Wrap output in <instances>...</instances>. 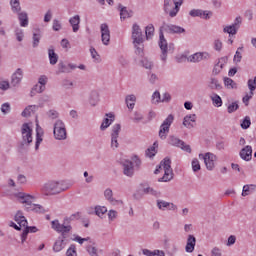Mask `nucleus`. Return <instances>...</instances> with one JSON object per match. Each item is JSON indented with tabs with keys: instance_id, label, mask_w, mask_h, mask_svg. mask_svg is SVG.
Wrapping results in <instances>:
<instances>
[{
	"instance_id": "obj_51",
	"label": "nucleus",
	"mask_w": 256,
	"mask_h": 256,
	"mask_svg": "<svg viewBox=\"0 0 256 256\" xmlns=\"http://www.w3.org/2000/svg\"><path fill=\"white\" fill-rule=\"evenodd\" d=\"M152 103L154 105H157L158 103H161V93H159V91H155L152 94Z\"/></svg>"
},
{
	"instance_id": "obj_2",
	"label": "nucleus",
	"mask_w": 256,
	"mask_h": 256,
	"mask_svg": "<svg viewBox=\"0 0 256 256\" xmlns=\"http://www.w3.org/2000/svg\"><path fill=\"white\" fill-rule=\"evenodd\" d=\"M181 5H183V0H164V11L169 13L170 17H177Z\"/></svg>"
},
{
	"instance_id": "obj_32",
	"label": "nucleus",
	"mask_w": 256,
	"mask_h": 256,
	"mask_svg": "<svg viewBox=\"0 0 256 256\" xmlns=\"http://www.w3.org/2000/svg\"><path fill=\"white\" fill-rule=\"evenodd\" d=\"M209 89L220 91V89H223V86L220 85L219 80L215 77H210L209 83H208Z\"/></svg>"
},
{
	"instance_id": "obj_46",
	"label": "nucleus",
	"mask_w": 256,
	"mask_h": 256,
	"mask_svg": "<svg viewBox=\"0 0 256 256\" xmlns=\"http://www.w3.org/2000/svg\"><path fill=\"white\" fill-rule=\"evenodd\" d=\"M105 213H107V207H105V206H96L95 207V215H97V217H103V215H105Z\"/></svg>"
},
{
	"instance_id": "obj_45",
	"label": "nucleus",
	"mask_w": 256,
	"mask_h": 256,
	"mask_svg": "<svg viewBox=\"0 0 256 256\" xmlns=\"http://www.w3.org/2000/svg\"><path fill=\"white\" fill-rule=\"evenodd\" d=\"M80 217H81V215L79 214V212L74 213V214L70 215L69 217H65L64 225H69V223H71V221H75V220L79 219Z\"/></svg>"
},
{
	"instance_id": "obj_52",
	"label": "nucleus",
	"mask_w": 256,
	"mask_h": 256,
	"mask_svg": "<svg viewBox=\"0 0 256 256\" xmlns=\"http://www.w3.org/2000/svg\"><path fill=\"white\" fill-rule=\"evenodd\" d=\"M240 126L243 128V129H249V127H251V118L249 116H246Z\"/></svg>"
},
{
	"instance_id": "obj_15",
	"label": "nucleus",
	"mask_w": 256,
	"mask_h": 256,
	"mask_svg": "<svg viewBox=\"0 0 256 256\" xmlns=\"http://www.w3.org/2000/svg\"><path fill=\"white\" fill-rule=\"evenodd\" d=\"M121 165L123 167V174L126 175V177H133V175L135 174V167L133 166V161L123 160L121 162Z\"/></svg>"
},
{
	"instance_id": "obj_57",
	"label": "nucleus",
	"mask_w": 256,
	"mask_h": 256,
	"mask_svg": "<svg viewBox=\"0 0 256 256\" xmlns=\"http://www.w3.org/2000/svg\"><path fill=\"white\" fill-rule=\"evenodd\" d=\"M46 115L49 119H59V112H57V110L51 109L46 113Z\"/></svg>"
},
{
	"instance_id": "obj_61",
	"label": "nucleus",
	"mask_w": 256,
	"mask_h": 256,
	"mask_svg": "<svg viewBox=\"0 0 256 256\" xmlns=\"http://www.w3.org/2000/svg\"><path fill=\"white\" fill-rule=\"evenodd\" d=\"M15 36L17 41L21 42L23 41V37H25V34L23 33V30L21 28H17L15 30Z\"/></svg>"
},
{
	"instance_id": "obj_9",
	"label": "nucleus",
	"mask_w": 256,
	"mask_h": 256,
	"mask_svg": "<svg viewBox=\"0 0 256 256\" xmlns=\"http://www.w3.org/2000/svg\"><path fill=\"white\" fill-rule=\"evenodd\" d=\"M199 158L204 160L208 171H213V169H215V161H217V156L215 154L207 152L205 155L199 154Z\"/></svg>"
},
{
	"instance_id": "obj_23",
	"label": "nucleus",
	"mask_w": 256,
	"mask_h": 256,
	"mask_svg": "<svg viewBox=\"0 0 256 256\" xmlns=\"http://www.w3.org/2000/svg\"><path fill=\"white\" fill-rule=\"evenodd\" d=\"M197 243V239L193 235H188L187 243L185 247L186 253H193L195 251V245Z\"/></svg>"
},
{
	"instance_id": "obj_59",
	"label": "nucleus",
	"mask_w": 256,
	"mask_h": 256,
	"mask_svg": "<svg viewBox=\"0 0 256 256\" xmlns=\"http://www.w3.org/2000/svg\"><path fill=\"white\" fill-rule=\"evenodd\" d=\"M1 112L3 113V115H7L8 113L11 112V104L9 103H4L1 106Z\"/></svg>"
},
{
	"instance_id": "obj_28",
	"label": "nucleus",
	"mask_w": 256,
	"mask_h": 256,
	"mask_svg": "<svg viewBox=\"0 0 256 256\" xmlns=\"http://www.w3.org/2000/svg\"><path fill=\"white\" fill-rule=\"evenodd\" d=\"M14 220L16 221V223H18L20 227H27L28 225L27 218L23 216V212L21 211H18L16 213V215L14 216Z\"/></svg>"
},
{
	"instance_id": "obj_30",
	"label": "nucleus",
	"mask_w": 256,
	"mask_h": 256,
	"mask_svg": "<svg viewBox=\"0 0 256 256\" xmlns=\"http://www.w3.org/2000/svg\"><path fill=\"white\" fill-rule=\"evenodd\" d=\"M63 249H65V238L59 237L53 245V252L59 253L60 251H63Z\"/></svg>"
},
{
	"instance_id": "obj_53",
	"label": "nucleus",
	"mask_w": 256,
	"mask_h": 256,
	"mask_svg": "<svg viewBox=\"0 0 256 256\" xmlns=\"http://www.w3.org/2000/svg\"><path fill=\"white\" fill-rule=\"evenodd\" d=\"M58 187L60 190H58V193H63V191H67L71 185H69L67 182H58Z\"/></svg>"
},
{
	"instance_id": "obj_54",
	"label": "nucleus",
	"mask_w": 256,
	"mask_h": 256,
	"mask_svg": "<svg viewBox=\"0 0 256 256\" xmlns=\"http://www.w3.org/2000/svg\"><path fill=\"white\" fill-rule=\"evenodd\" d=\"M248 89L250 90V94L253 95V91L256 89V77L248 80Z\"/></svg>"
},
{
	"instance_id": "obj_47",
	"label": "nucleus",
	"mask_w": 256,
	"mask_h": 256,
	"mask_svg": "<svg viewBox=\"0 0 256 256\" xmlns=\"http://www.w3.org/2000/svg\"><path fill=\"white\" fill-rule=\"evenodd\" d=\"M154 146L157 145V142H155L153 144ZM154 146H151L150 148H148L145 152L146 154V157H149L150 159L155 157V155L157 154V150H155V147Z\"/></svg>"
},
{
	"instance_id": "obj_50",
	"label": "nucleus",
	"mask_w": 256,
	"mask_h": 256,
	"mask_svg": "<svg viewBox=\"0 0 256 256\" xmlns=\"http://www.w3.org/2000/svg\"><path fill=\"white\" fill-rule=\"evenodd\" d=\"M192 170L194 173H197V171H201V164L199 163V159L194 158L192 160Z\"/></svg>"
},
{
	"instance_id": "obj_29",
	"label": "nucleus",
	"mask_w": 256,
	"mask_h": 256,
	"mask_svg": "<svg viewBox=\"0 0 256 256\" xmlns=\"http://www.w3.org/2000/svg\"><path fill=\"white\" fill-rule=\"evenodd\" d=\"M106 117L108 118H105L100 126L101 131H105V129H107V127H109L111 123L115 121V115L112 113H107Z\"/></svg>"
},
{
	"instance_id": "obj_10",
	"label": "nucleus",
	"mask_w": 256,
	"mask_h": 256,
	"mask_svg": "<svg viewBox=\"0 0 256 256\" xmlns=\"http://www.w3.org/2000/svg\"><path fill=\"white\" fill-rule=\"evenodd\" d=\"M168 143L173 147H179L180 149H182V151H186V153H191V146L185 144L183 140L177 138L176 136H169Z\"/></svg>"
},
{
	"instance_id": "obj_55",
	"label": "nucleus",
	"mask_w": 256,
	"mask_h": 256,
	"mask_svg": "<svg viewBox=\"0 0 256 256\" xmlns=\"http://www.w3.org/2000/svg\"><path fill=\"white\" fill-rule=\"evenodd\" d=\"M143 120V114H141V112H134L133 117H132V121L134 123H141V121Z\"/></svg>"
},
{
	"instance_id": "obj_62",
	"label": "nucleus",
	"mask_w": 256,
	"mask_h": 256,
	"mask_svg": "<svg viewBox=\"0 0 256 256\" xmlns=\"http://www.w3.org/2000/svg\"><path fill=\"white\" fill-rule=\"evenodd\" d=\"M39 41H41V34L34 33L33 34V47H39Z\"/></svg>"
},
{
	"instance_id": "obj_56",
	"label": "nucleus",
	"mask_w": 256,
	"mask_h": 256,
	"mask_svg": "<svg viewBox=\"0 0 256 256\" xmlns=\"http://www.w3.org/2000/svg\"><path fill=\"white\" fill-rule=\"evenodd\" d=\"M144 193L147 195H153L154 197H159V195H161V193L157 192L151 187L144 188Z\"/></svg>"
},
{
	"instance_id": "obj_36",
	"label": "nucleus",
	"mask_w": 256,
	"mask_h": 256,
	"mask_svg": "<svg viewBox=\"0 0 256 256\" xmlns=\"http://www.w3.org/2000/svg\"><path fill=\"white\" fill-rule=\"evenodd\" d=\"M120 8V19H129V17H132V13L131 11L127 10V7H123L122 5H119Z\"/></svg>"
},
{
	"instance_id": "obj_4",
	"label": "nucleus",
	"mask_w": 256,
	"mask_h": 256,
	"mask_svg": "<svg viewBox=\"0 0 256 256\" xmlns=\"http://www.w3.org/2000/svg\"><path fill=\"white\" fill-rule=\"evenodd\" d=\"M54 138L57 141H65L67 139V129L65 128V123L62 120H56L53 128Z\"/></svg>"
},
{
	"instance_id": "obj_1",
	"label": "nucleus",
	"mask_w": 256,
	"mask_h": 256,
	"mask_svg": "<svg viewBox=\"0 0 256 256\" xmlns=\"http://www.w3.org/2000/svg\"><path fill=\"white\" fill-rule=\"evenodd\" d=\"M161 169H164V175L163 177L159 178V183H167L173 179V169L171 168V159L169 157L164 158L160 165L157 166L154 173L155 175H158L160 173Z\"/></svg>"
},
{
	"instance_id": "obj_13",
	"label": "nucleus",
	"mask_w": 256,
	"mask_h": 256,
	"mask_svg": "<svg viewBox=\"0 0 256 256\" xmlns=\"http://www.w3.org/2000/svg\"><path fill=\"white\" fill-rule=\"evenodd\" d=\"M132 41L133 43H143L145 40L143 39V31L138 24H133L132 26Z\"/></svg>"
},
{
	"instance_id": "obj_22",
	"label": "nucleus",
	"mask_w": 256,
	"mask_h": 256,
	"mask_svg": "<svg viewBox=\"0 0 256 256\" xmlns=\"http://www.w3.org/2000/svg\"><path fill=\"white\" fill-rule=\"evenodd\" d=\"M239 155L243 161H251V159H253V148L247 145L240 150Z\"/></svg>"
},
{
	"instance_id": "obj_33",
	"label": "nucleus",
	"mask_w": 256,
	"mask_h": 256,
	"mask_svg": "<svg viewBox=\"0 0 256 256\" xmlns=\"http://www.w3.org/2000/svg\"><path fill=\"white\" fill-rule=\"evenodd\" d=\"M43 143V128L37 126L36 128V144H35V149H39V145Z\"/></svg>"
},
{
	"instance_id": "obj_7",
	"label": "nucleus",
	"mask_w": 256,
	"mask_h": 256,
	"mask_svg": "<svg viewBox=\"0 0 256 256\" xmlns=\"http://www.w3.org/2000/svg\"><path fill=\"white\" fill-rule=\"evenodd\" d=\"M51 227L54 231H56V233H61L63 239H66L65 234L70 233L71 229H73L71 225H66L65 222L60 224L59 220L57 219L51 222Z\"/></svg>"
},
{
	"instance_id": "obj_39",
	"label": "nucleus",
	"mask_w": 256,
	"mask_h": 256,
	"mask_svg": "<svg viewBox=\"0 0 256 256\" xmlns=\"http://www.w3.org/2000/svg\"><path fill=\"white\" fill-rule=\"evenodd\" d=\"M89 103L92 107H95V105L99 103V93H97L96 91L91 92Z\"/></svg>"
},
{
	"instance_id": "obj_25",
	"label": "nucleus",
	"mask_w": 256,
	"mask_h": 256,
	"mask_svg": "<svg viewBox=\"0 0 256 256\" xmlns=\"http://www.w3.org/2000/svg\"><path fill=\"white\" fill-rule=\"evenodd\" d=\"M195 121H197V115L195 114L186 115L183 120V125L184 127H187V129H193L195 127V125H193Z\"/></svg>"
},
{
	"instance_id": "obj_42",
	"label": "nucleus",
	"mask_w": 256,
	"mask_h": 256,
	"mask_svg": "<svg viewBox=\"0 0 256 256\" xmlns=\"http://www.w3.org/2000/svg\"><path fill=\"white\" fill-rule=\"evenodd\" d=\"M224 85L227 89H237V83L229 77H224Z\"/></svg>"
},
{
	"instance_id": "obj_49",
	"label": "nucleus",
	"mask_w": 256,
	"mask_h": 256,
	"mask_svg": "<svg viewBox=\"0 0 256 256\" xmlns=\"http://www.w3.org/2000/svg\"><path fill=\"white\" fill-rule=\"evenodd\" d=\"M66 256H77V247L75 244H71L66 251Z\"/></svg>"
},
{
	"instance_id": "obj_58",
	"label": "nucleus",
	"mask_w": 256,
	"mask_h": 256,
	"mask_svg": "<svg viewBox=\"0 0 256 256\" xmlns=\"http://www.w3.org/2000/svg\"><path fill=\"white\" fill-rule=\"evenodd\" d=\"M86 250L88 251L90 256H99V254H97V247L93 245H88L86 247Z\"/></svg>"
},
{
	"instance_id": "obj_12",
	"label": "nucleus",
	"mask_w": 256,
	"mask_h": 256,
	"mask_svg": "<svg viewBox=\"0 0 256 256\" xmlns=\"http://www.w3.org/2000/svg\"><path fill=\"white\" fill-rule=\"evenodd\" d=\"M119 133H121V124H115L112 127L111 132V149L115 150L119 148Z\"/></svg>"
},
{
	"instance_id": "obj_19",
	"label": "nucleus",
	"mask_w": 256,
	"mask_h": 256,
	"mask_svg": "<svg viewBox=\"0 0 256 256\" xmlns=\"http://www.w3.org/2000/svg\"><path fill=\"white\" fill-rule=\"evenodd\" d=\"M203 59H209V53L197 52L193 55H190L187 58V61H189V63H199V62L203 61Z\"/></svg>"
},
{
	"instance_id": "obj_60",
	"label": "nucleus",
	"mask_w": 256,
	"mask_h": 256,
	"mask_svg": "<svg viewBox=\"0 0 256 256\" xmlns=\"http://www.w3.org/2000/svg\"><path fill=\"white\" fill-rule=\"evenodd\" d=\"M73 85H74L73 81H71L69 79H64L62 81V87L64 89H73Z\"/></svg>"
},
{
	"instance_id": "obj_18",
	"label": "nucleus",
	"mask_w": 256,
	"mask_h": 256,
	"mask_svg": "<svg viewBox=\"0 0 256 256\" xmlns=\"http://www.w3.org/2000/svg\"><path fill=\"white\" fill-rule=\"evenodd\" d=\"M156 205L160 211H165L166 209L168 211H177V205H174L171 202H167L165 200H157Z\"/></svg>"
},
{
	"instance_id": "obj_21",
	"label": "nucleus",
	"mask_w": 256,
	"mask_h": 256,
	"mask_svg": "<svg viewBox=\"0 0 256 256\" xmlns=\"http://www.w3.org/2000/svg\"><path fill=\"white\" fill-rule=\"evenodd\" d=\"M104 197H105L106 201H108V203H110V205H123V201L117 200L113 197V190H111V188H107L104 191Z\"/></svg>"
},
{
	"instance_id": "obj_44",
	"label": "nucleus",
	"mask_w": 256,
	"mask_h": 256,
	"mask_svg": "<svg viewBox=\"0 0 256 256\" xmlns=\"http://www.w3.org/2000/svg\"><path fill=\"white\" fill-rule=\"evenodd\" d=\"M139 65H141V67H144V69H153V62L147 58H143L142 60H140Z\"/></svg>"
},
{
	"instance_id": "obj_41",
	"label": "nucleus",
	"mask_w": 256,
	"mask_h": 256,
	"mask_svg": "<svg viewBox=\"0 0 256 256\" xmlns=\"http://www.w3.org/2000/svg\"><path fill=\"white\" fill-rule=\"evenodd\" d=\"M211 101L215 107H221L223 105V100L218 94H212Z\"/></svg>"
},
{
	"instance_id": "obj_5",
	"label": "nucleus",
	"mask_w": 256,
	"mask_h": 256,
	"mask_svg": "<svg viewBox=\"0 0 256 256\" xmlns=\"http://www.w3.org/2000/svg\"><path fill=\"white\" fill-rule=\"evenodd\" d=\"M22 133V147H28V145H31L33 143V129H31V126L29 124L24 123L21 128Z\"/></svg>"
},
{
	"instance_id": "obj_38",
	"label": "nucleus",
	"mask_w": 256,
	"mask_h": 256,
	"mask_svg": "<svg viewBox=\"0 0 256 256\" xmlns=\"http://www.w3.org/2000/svg\"><path fill=\"white\" fill-rule=\"evenodd\" d=\"M145 35L147 40L153 39V35H155V26H153V24L146 26Z\"/></svg>"
},
{
	"instance_id": "obj_48",
	"label": "nucleus",
	"mask_w": 256,
	"mask_h": 256,
	"mask_svg": "<svg viewBox=\"0 0 256 256\" xmlns=\"http://www.w3.org/2000/svg\"><path fill=\"white\" fill-rule=\"evenodd\" d=\"M240 51H243V47H239L234 55V63H241V60L243 59V55Z\"/></svg>"
},
{
	"instance_id": "obj_3",
	"label": "nucleus",
	"mask_w": 256,
	"mask_h": 256,
	"mask_svg": "<svg viewBox=\"0 0 256 256\" xmlns=\"http://www.w3.org/2000/svg\"><path fill=\"white\" fill-rule=\"evenodd\" d=\"M160 50H161V55L160 59L161 61H167V54L171 49H173V44H168L167 39H165V35H163V31L160 30L159 32V43H158Z\"/></svg>"
},
{
	"instance_id": "obj_16",
	"label": "nucleus",
	"mask_w": 256,
	"mask_h": 256,
	"mask_svg": "<svg viewBox=\"0 0 256 256\" xmlns=\"http://www.w3.org/2000/svg\"><path fill=\"white\" fill-rule=\"evenodd\" d=\"M23 80V69L18 68L11 77L10 85L12 87H19L21 85V81Z\"/></svg>"
},
{
	"instance_id": "obj_24",
	"label": "nucleus",
	"mask_w": 256,
	"mask_h": 256,
	"mask_svg": "<svg viewBox=\"0 0 256 256\" xmlns=\"http://www.w3.org/2000/svg\"><path fill=\"white\" fill-rule=\"evenodd\" d=\"M69 23L72 27L73 33H77L79 29L81 28V16L75 15L69 19Z\"/></svg>"
},
{
	"instance_id": "obj_40",
	"label": "nucleus",
	"mask_w": 256,
	"mask_h": 256,
	"mask_svg": "<svg viewBox=\"0 0 256 256\" xmlns=\"http://www.w3.org/2000/svg\"><path fill=\"white\" fill-rule=\"evenodd\" d=\"M10 5L13 13H21V3L19 0H10Z\"/></svg>"
},
{
	"instance_id": "obj_6",
	"label": "nucleus",
	"mask_w": 256,
	"mask_h": 256,
	"mask_svg": "<svg viewBox=\"0 0 256 256\" xmlns=\"http://www.w3.org/2000/svg\"><path fill=\"white\" fill-rule=\"evenodd\" d=\"M174 120H175V117L173 116V114H169L168 117L161 124L160 130H159V137L160 139H162V141H165V139H167V134L169 133V129L173 124Z\"/></svg>"
},
{
	"instance_id": "obj_20",
	"label": "nucleus",
	"mask_w": 256,
	"mask_h": 256,
	"mask_svg": "<svg viewBox=\"0 0 256 256\" xmlns=\"http://www.w3.org/2000/svg\"><path fill=\"white\" fill-rule=\"evenodd\" d=\"M189 15L191 17H201V19H211V15H213V12L193 9L189 12Z\"/></svg>"
},
{
	"instance_id": "obj_31",
	"label": "nucleus",
	"mask_w": 256,
	"mask_h": 256,
	"mask_svg": "<svg viewBox=\"0 0 256 256\" xmlns=\"http://www.w3.org/2000/svg\"><path fill=\"white\" fill-rule=\"evenodd\" d=\"M18 21H20V27H27L29 25V15L27 12H18Z\"/></svg>"
},
{
	"instance_id": "obj_11",
	"label": "nucleus",
	"mask_w": 256,
	"mask_h": 256,
	"mask_svg": "<svg viewBox=\"0 0 256 256\" xmlns=\"http://www.w3.org/2000/svg\"><path fill=\"white\" fill-rule=\"evenodd\" d=\"M15 197L17 201H19V203H22V205H24V209L31 205L35 200V196L27 194L25 192H18L15 194Z\"/></svg>"
},
{
	"instance_id": "obj_34",
	"label": "nucleus",
	"mask_w": 256,
	"mask_h": 256,
	"mask_svg": "<svg viewBox=\"0 0 256 256\" xmlns=\"http://www.w3.org/2000/svg\"><path fill=\"white\" fill-rule=\"evenodd\" d=\"M48 57H49L50 65H57V61H59V55L55 53V50L53 48H50L48 50Z\"/></svg>"
},
{
	"instance_id": "obj_26",
	"label": "nucleus",
	"mask_w": 256,
	"mask_h": 256,
	"mask_svg": "<svg viewBox=\"0 0 256 256\" xmlns=\"http://www.w3.org/2000/svg\"><path fill=\"white\" fill-rule=\"evenodd\" d=\"M25 211H32L33 213H45V208L41 204H34L33 202L25 207Z\"/></svg>"
},
{
	"instance_id": "obj_8",
	"label": "nucleus",
	"mask_w": 256,
	"mask_h": 256,
	"mask_svg": "<svg viewBox=\"0 0 256 256\" xmlns=\"http://www.w3.org/2000/svg\"><path fill=\"white\" fill-rule=\"evenodd\" d=\"M42 191L45 195H59L61 188H59V182L51 180L43 185Z\"/></svg>"
},
{
	"instance_id": "obj_35",
	"label": "nucleus",
	"mask_w": 256,
	"mask_h": 256,
	"mask_svg": "<svg viewBox=\"0 0 256 256\" xmlns=\"http://www.w3.org/2000/svg\"><path fill=\"white\" fill-rule=\"evenodd\" d=\"M134 45V49H135V55H137L138 57H144L145 52V45L143 44V42L140 43H133Z\"/></svg>"
},
{
	"instance_id": "obj_37",
	"label": "nucleus",
	"mask_w": 256,
	"mask_h": 256,
	"mask_svg": "<svg viewBox=\"0 0 256 256\" xmlns=\"http://www.w3.org/2000/svg\"><path fill=\"white\" fill-rule=\"evenodd\" d=\"M61 73H71V69H69V65H66L63 62H59L56 75H61Z\"/></svg>"
},
{
	"instance_id": "obj_27",
	"label": "nucleus",
	"mask_w": 256,
	"mask_h": 256,
	"mask_svg": "<svg viewBox=\"0 0 256 256\" xmlns=\"http://www.w3.org/2000/svg\"><path fill=\"white\" fill-rule=\"evenodd\" d=\"M38 110H39V106L29 105L23 110L21 115L22 117H31V115H35V112H37Z\"/></svg>"
},
{
	"instance_id": "obj_43",
	"label": "nucleus",
	"mask_w": 256,
	"mask_h": 256,
	"mask_svg": "<svg viewBox=\"0 0 256 256\" xmlns=\"http://www.w3.org/2000/svg\"><path fill=\"white\" fill-rule=\"evenodd\" d=\"M237 31H239V30L236 29V27L233 26V24H231L229 26H225L223 28V33H228V35H237Z\"/></svg>"
},
{
	"instance_id": "obj_14",
	"label": "nucleus",
	"mask_w": 256,
	"mask_h": 256,
	"mask_svg": "<svg viewBox=\"0 0 256 256\" xmlns=\"http://www.w3.org/2000/svg\"><path fill=\"white\" fill-rule=\"evenodd\" d=\"M100 31H101V41L103 45H109L111 41V31L109 30V25H107L106 23L101 24Z\"/></svg>"
},
{
	"instance_id": "obj_63",
	"label": "nucleus",
	"mask_w": 256,
	"mask_h": 256,
	"mask_svg": "<svg viewBox=\"0 0 256 256\" xmlns=\"http://www.w3.org/2000/svg\"><path fill=\"white\" fill-rule=\"evenodd\" d=\"M223 70V64H216L213 68L212 75H219Z\"/></svg>"
},
{
	"instance_id": "obj_64",
	"label": "nucleus",
	"mask_w": 256,
	"mask_h": 256,
	"mask_svg": "<svg viewBox=\"0 0 256 256\" xmlns=\"http://www.w3.org/2000/svg\"><path fill=\"white\" fill-rule=\"evenodd\" d=\"M61 27V22L57 19H54L52 24L53 31H61Z\"/></svg>"
},
{
	"instance_id": "obj_17",
	"label": "nucleus",
	"mask_w": 256,
	"mask_h": 256,
	"mask_svg": "<svg viewBox=\"0 0 256 256\" xmlns=\"http://www.w3.org/2000/svg\"><path fill=\"white\" fill-rule=\"evenodd\" d=\"M165 33H172V34H181L185 33V28L173 24H164L162 27Z\"/></svg>"
}]
</instances>
